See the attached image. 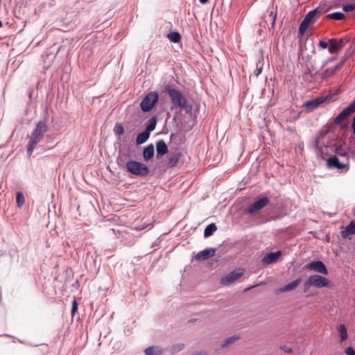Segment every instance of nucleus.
<instances>
[{
  "label": "nucleus",
  "mask_w": 355,
  "mask_h": 355,
  "mask_svg": "<svg viewBox=\"0 0 355 355\" xmlns=\"http://www.w3.org/2000/svg\"><path fill=\"white\" fill-rule=\"evenodd\" d=\"M282 252L277 251L275 252H270L267 254L263 259L262 262L265 264H270L277 261L279 257L281 256Z\"/></svg>",
  "instance_id": "nucleus-16"
},
{
  "label": "nucleus",
  "mask_w": 355,
  "mask_h": 355,
  "mask_svg": "<svg viewBox=\"0 0 355 355\" xmlns=\"http://www.w3.org/2000/svg\"><path fill=\"white\" fill-rule=\"evenodd\" d=\"M306 268L323 275L328 274V270L324 263L321 261H311L306 266Z\"/></svg>",
  "instance_id": "nucleus-7"
},
{
  "label": "nucleus",
  "mask_w": 355,
  "mask_h": 355,
  "mask_svg": "<svg viewBox=\"0 0 355 355\" xmlns=\"http://www.w3.org/2000/svg\"><path fill=\"white\" fill-rule=\"evenodd\" d=\"M301 282H302V278H298V279L287 284L284 286L279 288L278 290L276 291L275 293H276V294H279L282 293L293 291L301 284Z\"/></svg>",
  "instance_id": "nucleus-10"
},
{
  "label": "nucleus",
  "mask_w": 355,
  "mask_h": 355,
  "mask_svg": "<svg viewBox=\"0 0 355 355\" xmlns=\"http://www.w3.org/2000/svg\"><path fill=\"white\" fill-rule=\"evenodd\" d=\"M304 292H306L310 286H312V284H308V279H306V281L304 283Z\"/></svg>",
  "instance_id": "nucleus-39"
},
{
  "label": "nucleus",
  "mask_w": 355,
  "mask_h": 355,
  "mask_svg": "<svg viewBox=\"0 0 355 355\" xmlns=\"http://www.w3.org/2000/svg\"><path fill=\"white\" fill-rule=\"evenodd\" d=\"M269 203V200L267 197L262 198L254 202H253L248 209L247 212L252 214L257 212L263 207H265Z\"/></svg>",
  "instance_id": "nucleus-8"
},
{
  "label": "nucleus",
  "mask_w": 355,
  "mask_h": 355,
  "mask_svg": "<svg viewBox=\"0 0 355 355\" xmlns=\"http://www.w3.org/2000/svg\"><path fill=\"white\" fill-rule=\"evenodd\" d=\"M352 129L353 133L354 135V138H355V116L353 118V120H352Z\"/></svg>",
  "instance_id": "nucleus-41"
},
{
  "label": "nucleus",
  "mask_w": 355,
  "mask_h": 355,
  "mask_svg": "<svg viewBox=\"0 0 355 355\" xmlns=\"http://www.w3.org/2000/svg\"><path fill=\"white\" fill-rule=\"evenodd\" d=\"M282 349L285 352H287V353H291L293 352V349L290 347H284V348H282Z\"/></svg>",
  "instance_id": "nucleus-42"
},
{
  "label": "nucleus",
  "mask_w": 355,
  "mask_h": 355,
  "mask_svg": "<svg viewBox=\"0 0 355 355\" xmlns=\"http://www.w3.org/2000/svg\"><path fill=\"white\" fill-rule=\"evenodd\" d=\"M343 10L345 12H352L355 10V6L353 3H347L343 6Z\"/></svg>",
  "instance_id": "nucleus-34"
},
{
  "label": "nucleus",
  "mask_w": 355,
  "mask_h": 355,
  "mask_svg": "<svg viewBox=\"0 0 355 355\" xmlns=\"http://www.w3.org/2000/svg\"><path fill=\"white\" fill-rule=\"evenodd\" d=\"M183 348H184V345L182 344H177L172 347L171 350L173 351V352H176L180 351Z\"/></svg>",
  "instance_id": "nucleus-36"
},
{
  "label": "nucleus",
  "mask_w": 355,
  "mask_h": 355,
  "mask_svg": "<svg viewBox=\"0 0 355 355\" xmlns=\"http://www.w3.org/2000/svg\"><path fill=\"white\" fill-rule=\"evenodd\" d=\"M329 46L328 48V51L330 53H337L339 50L341 49L336 43V39H330L329 40Z\"/></svg>",
  "instance_id": "nucleus-24"
},
{
  "label": "nucleus",
  "mask_w": 355,
  "mask_h": 355,
  "mask_svg": "<svg viewBox=\"0 0 355 355\" xmlns=\"http://www.w3.org/2000/svg\"><path fill=\"white\" fill-rule=\"evenodd\" d=\"M343 64L344 60L341 61L340 63H338V64L333 67L325 69L324 72L322 73V78L326 79L334 76L337 71H338L343 67Z\"/></svg>",
  "instance_id": "nucleus-13"
},
{
  "label": "nucleus",
  "mask_w": 355,
  "mask_h": 355,
  "mask_svg": "<svg viewBox=\"0 0 355 355\" xmlns=\"http://www.w3.org/2000/svg\"><path fill=\"white\" fill-rule=\"evenodd\" d=\"M244 270L239 268L231 271L227 275L220 279V283L225 286H230L243 275Z\"/></svg>",
  "instance_id": "nucleus-5"
},
{
  "label": "nucleus",
  "mask_w": 355,
  "mask_h": 355,
  "mask_svg": "<svg viewBox=\"0 0 355 355\" xmlns=\"http://www.w3.org/2000/svg\"><path fill=\"white\" fill-rule=\"evenodd\" d=\"M354 113L350 105H349L347 107L343 109L339 114L335 118L334 122L336 124L341 123L345 119H347L349 115Z\"/></svg>",
  "instance_id": "nucleus-14"
},
{
  "label": "nucleus",
  "mask_w": 355,
  "mask_h": 355,
  "mask_svg": "<svg viewBox=\"0 0 355 355\" xmlns=\"http://www.w3.org/2000/svg\"><path fill=\"white\" fill-rule=\"evenodd\" d=\"M215 252V249L213 248L205 249L197 253L195 256V259L198 261L208 259L214 256Z\"/></svg>",
  "instance_id": "nucleus-12"
},
{
  "label": "nucleus",
  "mask_w": 355,
  "mask_h": 355,
  "mask_svg": "<svg viewBox=\"0 0 355 355\" xmlns=\"http://www.w3.org/2000/svg\"><path fill=\"white\" fill-rule=\"evenodd\" d=\"M199 1L202 4H205L209 1V0H199Z\"/></svg>",
  "instance_id": "nucleus-45"
},
{
  "label": "nucleus",
  "mask_w": 355,
  "mask_h": 355,
  "mask_svg": "<svg viewBox=\"0 0 355 355\" xmlns=\"http://www.w3.org/2000/svg\"><path fill=\"white\" fill-rule=\"evenodd\" d=\"M114 132L116 135H122L124 133V128L121 123H116L114 126Z\"/></svg>",
  "instance_id": "nucleus-32"
},
{
  "label": "nucleus",
  "mask_w": 355,
  "mask_h": 355,
  "mask_svg": "<svg viewBox=\"0 0 355 355\" xmlns=\"http://www.w3.org/2000/svg\"><path fill=\"white\" fill-rule=\"evenodd\" d=\"M327 97H318L315 99L310 100L308 101H306L304 103V106L306 109L309 110H313L315 108H317L320 105L323 103L326 100Z\"/></svg>",
  "instance_id": "nucleus-11"
},
{
  "label": "nucleus",
  "mask_w": 355,
  "mask_h": 355,
  "mask_svg": "<svg viewBox=\"0 0 355 355\" xmlns=\"http://www.w3.org/2000/svg\"><path fill=\"white\" fill-rule=\"evenodd\" d=\"M270 16L272 17V25L273 26V25L275 24V20H276L277 15H276V14H274L272 12H270Z\"/></svg>",
  "instance_id": "nucleus-40"
},
{
  "label": "nucleus",
  "mask_w": 355,
  "mask_h": 355,
  "mask_svg": "<svg viewBox=\"0 0 355 355\" xmlns=\"http://www.w3.org/2000/svg\"><path fill=\"white\" fill-rule=\"evenodd\" d=\"M78 311V303L76 300L72 302L71 315L73 316Z\"/></svg>",
  "instance_id": "nucleus-35"
},
{
  "label": "nucleus",
  "mask_w": 355,
  "mask_h": 355,
  "mask_svg": "<svg viewBox=\"0 0 355 355\" xmlns=\"http://www.w3.org/2000/svg\"><path fill=\"white\" fill-rule=\"evenodd\" d=\"M348 42L349 39L347 37L340 38L339 40L336 39V43L340 49H343Z\"/></svg>",
  "instance_id": "nucleus-33"
},
{
  "label": "nucleus",
  "mask_w": 355,
  "mask_h": 355,
  "mask_svg": "<svg viewBox=\"0 0 355 355\" xmlns=\"http://www.w3.org/2000/svg\"><path fill=\"white\" fill-rule=\"evenodd\" d=\"M157 124V119L156 117L153 116L150 119V123L148 125L146 131H148V132H150L151 131L154 130Z\"/></svg>",
  "instance_id": "nucleus-30"
},
{
  "label": "nucleus",
  "mask_w": 355,
  "mask_h": 355,
  "mask_svg": "<svg viewBox=\"0 0 355 355\" xmlns=\"http://www.w3.org/2000/svg\"><path fill=\"white\" fill-rule=\"evenodd\" d=\"M155 153V148L153 144H149L144 148L143 156L145 160L150 159Z\"/></svg>",
  "instance_id": "nucleus-20"
},
{
  "label": "nucleus",
  "mask_w": 355,
  "mask_h": 355,
  "mask_svg": "<svg viewBox=\"0 0 355 355\" xmlns=\"http://www.w3.org/2000/svg\"><path fill=\"white\" fill-rule=\"evenodd\" d=\"M48 130L46 121H39L29 137L27 153L31 156L37 144L42 141Z\"/></svg>",
  "instance_id": "nucleus-1"
},
{
  "label": "nucleus",
  "mask_w": 355,
  "mask_h": 355,
  "mask_svg": "<svg viewBox=\"0 0 355 355\" xmlns=\"http://www.w3.org/2000/svg\"><path fill=\"white\" fill-rule=\"evenodd\" d=\"M261 72V69H258L257 76H258Z\"/></svg>",
  "instance_id": "nucleus-46"
},
{
  "label": "nucleus",
  "mask_w": 355,
  "mask_h": 355,
  "mask_svg": "<svg viewBox=\"0 0 355 355\" xmlns=\"http://www.w3.org/2000/svg\"><path fill=\"white\" fill-rule=\"evenodd\" d=\"M16 201H17V206L19 207L24 205V203L25 202V199H24V196L22 194V193L17 192V197H16Z\"/></svg>",
  "instance_id": "nucleus-31"
},
{
  "label": "nucleus",
  "mask_w": 355,
  "mask_h": 355,
  "mask_svg": "<svg viewBox=\"0 0 355 355\" xmlns=\"http://www.w3.org/2000/svg\"><path fill=\"white\" fill-rule=\"evenodd\" d=\"M255 286H251V287H249V288H247L245 291H249L252 288H254Z\"/></svg>",
  "instance_id": "nucleus-47"
},
{
  "label": "nucleus",
  "mask_w": 355,
  "mask_h": 355,
  "mask_svg": "<svg viewBox=\"0 0 355 355\" xmlns=\"http://www.w3.org/2000/svg\"><path fill=\"white\" fill-rule=\"evenodd\" d=\"M336 329L340 336V343H343L348 336L347 328L344 324H340L337 327Z\"/></svg>",
  "instance_id": "nucleus-21"
},
{
  "label": "nucleus",
  "mask_w": 355,
  "mask_h": 355,
  "mask_svg": "<svg viewBox=\"0 0 355 355\" xmlns=\"http://www.w3.org/2000/svg\"><path fill=\"white\" fill-rule=\"evenodd\" d=\"M216 230L217 227L214 223L208 225L204 230V236L205 238L210 236Z\"/></svg>",
  "instance_id": "nucleus-26"
},
{
  "label": "nucleus",
  "mask_w": 355,
  "mask_h": 355,
  "mask_svg": "<svg viewBox=\"0 0 355 355\" xmlns=\"http://www.w3.org/2000/svg\"><path fill=\"white\" fill-rule=\"evenodd\" d=\"M340 234L343 239L355 234V221L352 220L347 226L340 227Z\"/></svg>",
  "instance_id": "nucleus-9"
},
{
  "label": "nucleus",
  "mask_w": 355,
  "mask_h": 355,
  "mask_svg": "<svg viewBox=\"0 0 355 355\" xmlns=\"http://www.w3.org/2000/svg\"><path fill=\"white\" fill-rule=\"evenodd\" d=\"M327 164V166L330 168H336L338 169L344 168L347 166V164L340 163L336 156H332L328 158Z\"/></svg>",
  "instance_id": "nucleus-15"
},
{
  "label": "nucleus",
  "mask_w": 355,
  "mask_h": 355,
  "mask_svg": "<svg viewBox=\"0 0 355 355\" xmlns=\"http://www.w3.org/2000/svg\"><path fill=\"white\" fill-rule=\"evenodd\" d=\"M345 352L347 355H355V350L352 347H347Z\"/></svg>",
  "instance_id": "nucleus-38"
},
{
  "label": "nucleus",
  "mask_w": 355,
  "mask_h": 355,
  "mask_svg": "<svg viewBox=\"0 0 355 355\" xmlns=\"http://www.w3.org/2000/svg\"><path fill=\"white\" fill-rule=\"evenodd\" d=\"M327 17L334 20H342L345 19V15L343 12H336L328 15Z\"/></svg>",
  "instance_id": "nucleus-28"
},
{
  "label": "nucleus",
  "mask_w": 355,
  "mask_h": 355,
  "mask_svg": "<svg viewBox=\"0 0 355 355\" xmlns=\"http://www.w3.org/2000/svg\"><path fill=\"white\" fill-rule=\"evenodd\" d=\"M149 137L150 133L145 130L137 135L136 142L138 145H141L145 143L148 139Z\"/></svg>",
  "instance_id": "nucleus-22"
},
{
  "label": "nucleus",
  "mask_w": 355,
  "mask_h": 355,
  "mask_svg": "<svg viewBox=\"0 0 355 355\" xmlns=\"http://www.w3.org/2000/svg\"><path fill=\"white\" fill-rule=\"evenodd\" d=\"M335 58H329L327 61H326V63L325 64H327L328 62H332L333 60H334Z\"/></svg>",
  "instance_id": "nucleus-44"
},
{
  "label": "nucleus",
  "mask_w": 355,
  "mask_h": 355,
  "mask_svg": "<svg viewBox=\"0 0 355 355\" xmlns=\"http://www.w3.org/2000/svg\"><path fill=\"white\" fill-rule=\"evenodd\" d=\"M2 25H3V24H2V22H1V21L0 20V28L2 26Z\"/></svg>",
  "instance_id": "nucleus-48"
},
{
  "label": "nucleus",
  "mask_w": 355,
  "mask_h": 355,
  "mask_svg": "<svg viewBox=\"0 0 355 355\" xmlns=\"http://www.w3.org/2000/svg\"><path fill=\"white\" fill-rule=\"evenodd\" d=\"M126 169L128 172L138 176H145L148 172L147 166L141 162L137 161H129L125 164Z\"/></svg>",
  "instance_id": "nucleus-2"
},
{
  "label": "nucleus",
  "mask_w": 355,
  "mask_h": 355,
  "mask_svg": "<svg viewBox=\"0 0 355 355\" xmlns=\"http://www.w3.org/2000/svg\"><path fill=\"white\" fill-rule=\"evenodd\" d=\"M167 37L170 40L171 42H174V43H178L181 40V35L178 32L169 33L168 34Z\"/></svg>",
  "instance_id": "nucleus-27"
},
{
  "label": "nucleus",
  "mask_w": 355,
  "mask_h": 355,
  "mask_svg": "<svg viewBox=\"0 0 355 355\" xmlns=\"http://www.w3.org/2000/svg\"><path fill=\"white\" fill-rule=\"evenodd\" d=\"M162 350L158 347H149L145 350L146 355H161Z\"/></svg>",
  "instance_id": "nucleus-25"
},
{
  "label": "nucleus",
  "mask_w": 355,
  "mask_h": 355,
  "mask_svg": "<svg viewBox=\"0 0 355 355\" xmlns=\"http://www.w3.org/2000/svg\"><path fill=\"white\" fill-rule=\"evenodd\" d=\"M310 24L311 22L308 21V19L304 18L299 28V32L301 35H303L305 33Z\"/></svg>",
  "instance_id": "nucleus-29"
},
{
  "label": "nucleus",
  "mask_w": 355,
  "mask_h": 355,
  "mask_svg": "<svg viewBox=\"0 0 355 355\" xmlns=\"http://www.w3.org/2000/svg\"><path fill=\"white\" fill-rule=\"evenodd\" d=\"M318 45L322 49H327V47L329 48V41L326 42L324 40H320L319 42Z\"/></svg>",
  "instance_id": "nucleus-37"
},
{
  "label": "nucleus",
  "mask_w": 355,
  "mask_h": 355,
  "mask_svg": "<svg viewBox=\"0 0 355 355\" xmlns=\"http://www.w3.org/2000/svg\"><path fill=\"white\" fill-rule=\"evenodd\" d=\"M323 13L322 8L318 7L309 12L305 16L304 19H308L311 23L315 20V17H318Z\"/></svg>",
  "instance_id": "nucleus-18"
},
{
  "label": "nucleus",
  "mask_w": 355,
  "mask_h": 355,
  "mask_svg": "<svg viewBox=\"0 0 355 355\" xmlns=\"http://www.w3.org/2000/svg\"><path fill=\"white\" fill-rule=\"evenodd\" d=\"M181 157L182 154L180 152L171 154L168 159V167L172 168L178 164Z\"/></svg>",
  "instance_id": "nucleus-19"
},
{
  "label": "nucleus",
  "mask_w": 355,
  "mask_h": 355,
  "mask_svg": "<svg viewBox=\"0 0 355 355\" xmlns=\"http://www.w3.org/2000/svg\"><path fill=\"white\" fill-rule=\"evenodd\" d=\"M239 338L240 337L237 335H234L233 336L227 338L221 343L220 347L223 348L228 347L233 344L234 343H235L236 341H237Z\"/></svg>",
  "instance_id": "nucleus-23"
},
{
  "label": "nucleus",
  "mask_w": 355,
  "mask_h": 355,
  "mask_svg": "<svg viewBox=\"0 0 355 355\" xmlns=\"http://www.w3.org/2000/svg\"><path fill=\"white\" fill-rule=\"evenodd\" d=\"M308 284H312V286L316 288L329 287L330 281L321 275H311L308 278Z\"/></svg>",
  "instance_id": "nucleus-6"
},
{
  "label": "nucleus",
  "mask_w": 355,
  "mask_h": 355,
  "mask_svg": "<svg viewBox=\"0 0 355 355\" xmlns=\"http://www.w3.org/2000/svg\"><path fill=\"white\" fill-rule=\"evenodd\" d=\"M159 95L156 92H149L141 101L140 107L144 112L150 111L157 102Z\"/></svg>",
  "instance_id": "nucleus-4"
},
{
  "label": "nucleus",
  "mask_w": 355,
  "mask_h": 355,
  "mask_svg": "<svg viewBox=\"0 0 355 355\" xmlns=\"http://www.w3.org/2000/svg\"><path fill=\"white\" fill-rule=\"evenodd\" d=\"M165 89L174 105L182 109L186 107L187 100L179 90L172 89L170 87H166Z\"/></svg>",
  "instance_id": "nucleus-3"
},
{
  "label": "nucleus",
  "mask_w": 355,
  "mask_h": 355,
  "mask_svg": "<svg viewBox=\"0 0 355 355\" xmlns=\"http://www.w3.org/2000/svg\"><path fill=\"white\" fill-rule=\"evenodd\" d=\"M157 156L162 157L168 153V147L163 140H159L156 142Z\"/></svg>",
  "instance_id": "nucleus-17"
},
{
  "label": "nucleus",
  "mask_w": 355,
  "mask_h": 355,
  "mask_svg": "<svg viewBox=\"0 0 355 355\" xmlns=\"http://www.w3.org/2000/svg\"><path fill=\"white\" fill-rule=\"evenodd\" d=\"M349 105H350L353 112H355V100Z\"/></svg>",
  "instance_id": "nucleus-43"
}]
</instances>
